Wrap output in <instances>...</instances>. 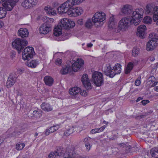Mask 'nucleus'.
I'll list each match as a JSON object with an SVG mask.
<instances>
[{
  "label": "nucleus",
  "instance_id": "1",
  "mask_svg": "<svg viewBox=\"0 0 158 158\" xmlns=\"http://www.w3.org/2000/svg\"><path fill=\"white\" fill-rule=\"evenodd\" d=\"M143 9L139 8L133 11L131 18L126 17L122 18L118 23L117 31L116 30L115 31L117 33L121 31H125L131 24L137 25L140 23V19L143 17Z\"/></svg>",
  "mask_w": 158,
  "mask_h": 158
},
{
  "label": "nucleus",
  "instance_id": "2",
  "mask_svg": "<svg viewBox=\"0 0 158 158\" xmlns=\"http://www.w3.org/2000/svg\"><path fill=\"white\" fill-rule=\"evenodd\" d=\"M75 25V23L67 18H64L61 20L60 25L57 26L54 29V35L56 36H60L62 34V29H68L73 27Z\"/></svg>",
  "mask_w": 158,
  "mask_h": 158
},
{
  "label": "nucleus",
  "instance_id": "3",
  "mask_svg": "<svg viewBox=\"0 0 158 158\" xmlns=\"http://www.w3.org/2000/svg\"><path fill=\"white\" fill-rule=\"evenodd\" d=\"M149 37L150 40L147 44L146 49L147 51H151L154 50L156 47L158 45V34L151 33Z\"/></svg>",
  "mask_w": 158,
  "mask_h": 158
},
{
  "label": "nucleus",
  "instance_id": "4",
  "mask_svg": "<svg viewBox=\"0 0 158 158\" xmlns=\"http://www.w3.org/2000/svg\"><path fill=\"white\" fill-rule=\"evenodd\" d=\"M27 44L28 42L26 40L18 38L16 39L12 43V45L13 47L16 49L18 51V53L19 54Z\"/></svg>",
  "mask_w": 158,
  "mask_h": 158
},
{
  "label": "nucleus",
  "instance_id": "5",
  "mask_svg": "<svg viewBox=\"0 0 158 158\" xmlns=\"http://www.w3.org/2000/svg\"><path fill=\"white\" fill-rule=\"evenodd\" d=\"M146 12L148 15H153V19L154 22L158 20V6L148 5L146 6Z\"/></svg>",
  "mask_w": 158,
  "mask_h": 158
},
{
  "label": "nucleus",
  "instance_id": "6",
  "mask_svg": "<svg viewBox=\"0 0 158 158\" xmlns=\"http://www.w3.org/2000/svg\"><path fill=\"white\" fill-rule=\"evenodd\" d=\"M45 17L47 19V22L43 23L40 26L39 29V31L41 34H46L52 30L51 25L48 23H52L54 19L50 18H47L46 17Z\"/></svg>",
  "mask_w": 158,
  "mask_h": 158
},
{
  "label": "nucleus",
  "instance_id": "7",
  "mask_svg": "<svg viewBox=\"0 0 158 158\" xmlns=\"http://www.w3.org/2000/svg\"><path fill=\"white\" fill-rule=\"evenodd\" d=\"M92 81L97 86H100L103 84V78L102 73L98 71L93 73L92 75Z\"/></svg>",
  "mask_w": 158,
  "mask_h": 158
},
{
  "label": "nucleus",
  "instance_id": "8",
  "mask_svg": "<svg viewBox=\"0 0 158 158\" xmlns=\"http://www.w3.org/2000/svg\"><path fill=\"white\" fill-rule=\"evenodd\" d=\"M92 21L94 23H98V26H101L103 23V21L106 19V15L102 12H97L92 17Z\"/></svg>",
  "mask_w": 158,
  "mask_h": 158
},
{
  "label": "nucleus",
  "instance_id": "9",
  "mask_svg": "<svg viewBox=\"0 0 158 158\" xmlns=\"http://www.w3.org/2000/svg\"><path fill=\"white\" fill-rule=\"evenodd\" d=\"M73 6L69 0H68L58 7V12L61 15L65 13L68 14V12L69 11L70 7Z\"/></svg>",
  "mask_w": 158,
  "mask_h": 158
},
{
  "label": "nucleus",
  "instance_id": "10",
  "mask_svg": "<svg viewBox=\"0 0 158 158\" xmlns=\"http://www.w3.org/2000/svg\"><path fill=\"white\" fill-rule=\"evenodd\" d=\"M35 54L34 48L32 47H27L25 48L22 53V57L24 60H28L32 58Z\"/></svg>",
  "mask_w": 158,
  "mask_h": 158
},
{
  "label": "nucleus",
  "instance_id": "11",
  "mask_svg": "<svg viewBox=\"0 0 158 158\" xmlns=\"http://www.w3.org/2000/svg\"><path fill=\"white\" fill-rule=\"evenodd\" d=\"M84 63L83 60L81 59H77V61L72 64L71 68L72 70L74 72L78 71L83 67Z\"/></svg>",
  "mask_w": 158,
  "mask_h": 158
},
{
  "label": "nucleus",
  "instance_id": "12",
  "mask_svg": "<svg viewBox=\"0 0 158 158\" xmlns=\"http://www.w3.org/2000/svg\"><path fill=\"white\" fill-rule=\"evenodd\" d=\"M37 3V0H25L21 3V6L23 8L27 9L34 6Z\"/></svg>",
  "mask_w": 158,
  "mask_h": 158
},
{
  "label": "nucleus",
  "instance_id": "13",
  "mask_svg": "<svg viewBox=\"0 0 158 158\" xmlns=\"http://www.w3.org/2000/svg\"><path fill=\"white\" fill-rule=\"evenodd\" d=\"M81 80L85 89H91L92 86L87 74H83L81 78Z\"/></svg>",
  "mask_w": 158,
  "mask_h": 158
},
{
  "label": "nucleus",
  "instance_id": "14",
  "mask_svg": "<svg viewBox=\"0 0 158 158\" xmlns=\"http://www.w3.org/2000/svg\"><path fill=\"white\" fill-rule=\"evenodd\" d=\"M146 27L144 25L139 26L137 29V35L142 39L144 38L146 35Z\"/></svg>",
  "mask_w": 158,
  "mask_h": 158
},
{
  "label": "nucleus",
  "instance_id": "15",
  "mask_svg": "<svg viewBox=\"0 0 158 158\" xmlns=\"http://www.w3.org/2000/svg\"><path fill=\"white\" fill-rule=\"evenodd\" d=\"M76 153L73 148L68 149L64 154V158H75Z\"/></svg>",
  "mask_w": 158,
  "mask_h": 158
},
{
  "label": "nucleus",
  "instance_id": "16",
  "mask_svg": "<svg viewBox=\"0 0 158 158\" xmlns=\"http://www.w3.org/2000/svg\"><path fill=\"white\" fill-rule=\"evenodd\" d=\"M113 72L111 74V77H114L116 74H119L121 71V65L120 64H116L113 67Z\"/></svg>",
  "mask_w": 158,
  "mask_h": 158
},
{
  "label": "nucleus",
  "instance_id": "17",
  "mask_svg": "<svg viewBox=\"0 0 158 158\" xmlns=\"http://www.w3.org/2000/svg\"><path fill=\"white\" fill-rule=\"evenodd\" d=\"M40 64L39 61L38 60H31L29 59L27 60V62L26 63V65L28 67H31V68H36Z\"/></svg>",
  "mask_w": 158,
  "mask_h": 158
},
{
  "label": "nucleus",
  "instance_id": "18",
  "mask_svg": "<svg viewBox=\"0 0 158 158\" xmlns=\"http://www.w3.org/2000/svg\"><path fill=\"white\" fill-rule=\"evenodd\" d=\"M19 0H8L7 2V4L5 5L6 6L7 10L8 11H11Z\"/></svg>",
  "mask_w": 158,
  "mask_h": 158
},
{
  "label": "nucleus",
  "instance_id": "19",
  "mask_svg": "<svg viewBox=\"0 0 158 158\" xmlns=\"http://www.w3.org/2000/svg\"><path fill=\"white\" fill-rule=\"evenodd\" d=\"M113 71V69L110 64H106L103 69V72L106 75L110 78H112V77H111V74H112Z\"/></svg>",
  "mask_w": 158,
  "mask_h": 158
},
{
  "label": "nucleus",
  "instance_id": "20",
  "mask_svg": "<svg viewBox=\"0 0 158 158\" xmlns=\"http://www.w3.org/2000/svg\"><path fill=\"white\" fill-rule=\"evenodd\" d=\"M23 130L19 127L15 128L14 131L10 134L9 137H14L17 136L21 134L23 131Z\"/></svg>",
  "mask_w": 158,
  "mask_h": 158
},
{
  "label": "nucleus",
  "instance_id": "21",
  "mask_svg": "<svg viewBox=\"0 0 158 158\" xmlns=\"http://www.w3.org/2000/svg\"><path fill=\"white\" fill-rule=\"evenodd\" d=\"M81 91V89L78 87H74L71 88L69 90V93L72 96L76 97L79 94Z\"/></svg>",
  "mask_w": 158,
  "mask_h": 158
},
{
  "label": "nucleus",
  "instance_id": "22",
  "mask_svg": "<svg viewBox=\"0 0 158 158\" xmlns=\"http://www.w3.org/2000/svg\"><path fill=\"white\" fill-rule=\"evenodd\" d=\"M19 35L22 38L26 37L28 36L29 32L26 28H20L18 31Z\"/></svg>",
  "mask_w": 158,
  "mask_h": 158
},
{
  "label": "nucleus",
  "instance_id": "23",
  "mask_svg": "<svg viewBox=\"0 0 158 158\" xmlns=\"http://www.w3.org/2000/svg\"><path fill=\"white\" fill-rule=\"evenodd\" d=\"M41 109L45 111H50L52 110V108L48 103L43 102L40 105Z\"/></svg>",
  "mask_w": 158,
  "mask_h": 158
},
{
  "label": "nucleus",
  "instance_id": "24",
  "mask_svg": "<svg viewBox=\"0 0 158 158\" xmlns=\"http://www.w3.org/2000/svg\"><path fill=\"white\" fill-rule=\"evenodd\" d=\"M16 78L10 76L8 78L6 82V85L8 88L11 87L15 83L16 81Z\"/></svg>",
  "mask_w": 158,
  "mask_h": 158
},
{
  "label": "nucleus",
  "instance_id": "25",
  "mask_svg": "<svg viewBox=\"0 0 158 158\" xmlns=\"http://www.w3.org/2000/svg\"><path fill=\"white\" fill-rule=\"evenodd\" d=\"M45 84L49 86H51L53 82V79L50 76H46L44 79Z\"/></svg>",
  "mask_w": 158,
  "mask_h": 158
},
{
  "label": "nucleus",
  "instance_id": "26",
  "mask_svg": "<svg viewBox=\"0 0 158 158\" xmlns=\"http://www.w3.org/2000/svg\"><path fill=\"white\" fill-rule=\"evenodd\" d=\"M132 11L131 9V6L127 5H125L122 10V12L126 15L130 14Z\"/></svg>",
  "mask_w": 158,
  "mask_h": 158
},
{
  "label": "nucleus",
  "instance_id": "27",
  "mask_svg": "<svg viewBox=\"0 0 158 158\" xmlns=\"http://www.w3.org/2000/svg\"><path fill=\"white\" fill-rule=\"evenodd\" d=\"M44 10L49 15H55L56 14V10H53L47 6H46L45 7L44 9Z\"/></svg>",
  "mask_w": 158,
  "mask_h": 158
},
{
  "label": "nucleus",
  "instance_id": "28",
  "mask_svg": "<svg viewBox=\"0 0 158 158\" xmlns=\"http://www.w3.org/2000/svg\"><path fill=\"white\" fill-rule=\"evenodd\" d=\"M71 66L69 65H67L63 67L60 71L62 74H66L71 70Z\"/></svg>",
  "mask_w": 158,
  "mask_h": 158
},
{
  "label": "nucleus",
  "instance_id": "29",
  "mask_svg": "<svg viewBox=\"0 0 158 158\" xmlns=\"http://www.w3.org/2000/svg\"><path fill=\"white\" fill-rule=\"evenodd\" d=\"M116 23L114 21V17L113 16L110 17L108 22V27L109 28H113L115 27Z\"/></svg>",
  "mask_w": 158,
  "mask_h": 158
},
{
  "label": "nucleus",
  "instance_id": "30",
  "mask_svg": "<svg viewBox=\"0 0 158 158\" xmlns=\"http://www.w3.org/2000/svg\"><path fill=\"white\" fill-rule=\"evenodd\" d=\"M66 129V130L64 133V136H68L74 131L73 127L68 126Z\"/></svg>",
  "mask_w": 158,
  "mask_h": 158
},
{
  "label": "nucleus",
  "instance_id": "31",
  "mask_svg": "<svg viewBox=\"0 0 158 158\" xmlns=\"http://www.w3.org/2000/svg\"><path fill=\"white\" fill-rule=\"evenodd\" d=\"M64 151V149L62 146H59L56 147V150L55 152L56 153V155L58 157L61 156Z\"/></svg>",
  "mask_w": 158,
  "mask_h": 158
},
{
  "label": "nucleus",
  "instance_id": "32",
  "mask_svg": "<svg viewBox=\"0 0 158 158\" xmlns=\"http://www.w3.org/2000/svg\"><path fill=\"white\" fill-rule=\"evenodd\" d=\"M6 7L3 8L0 6V19L4 18L6 14Z\"/></svg>",
  "mask_w": 158,
  "mask_h": 158
},
{
  "label": "nucleus",
  "instance_id": "33",
  "mask_svg": "<svg viewBox=\"0 0 158 158\" xmlns=\"http://www.w3.org/2000/svg\"><path fill=\"white\" fill-rule=\"evenodd\" d=\"M134 65L132 62H129L127 65L125 73L127 74L129 73L133 69Z\"/></svg>",
  "mask_w": 158,
  "mask_h": 158
},
{
  "label": "nucleus",
  "instance_id": "34",
  "mask_svg": "<svg viewBox=\"0 0 158 158\" xmlns=\"http://www.w3.org/2000/svg\"><path fill=\"white\" fill-rule=\"evenodd\" d=\"M75 10V8H72V7H70L69 11L68 12V14L70 17H76V13Z\"/></svg>",
  "mask_w": 158,
  "mask_h": 158
},
{
  "label": "nucleus",
  "instance_id": "35",
  "mask_svg": "<svg viewBox=\"0 0 158 158\" xmlns=\"http://www.w3.org/2000/svg\"><path fill=\"white\" fill-rule=\"evenodd\" d=\"M42 111L40 110H34L33 112V116L36 118H39L41 116Z\"/></svg>",
  "mask_w": 158,
  "mask_h": 158
},
{
  "label": "nucleus",
  "instance_id": "36",
  "mask_svg": "<svg viewBox=\"0 0 158 158\" xmlns=\"http://www.w3.org/2000/svg\"><path fill=\"white\" fill-rule=\"evenodd\" d=\"M93 23L92 19H89L86 21L85 24V26L87 28L90 29L93 25Z\"/></svg>",
  "mask_w": 158,
  "mask_h": 158
},
{
  "label": "nucleus",
  "instance_id": "37",
  "mask_svg": "<svg viewBox=\"0 0 158 158\" xmlns=\"http://www.w3.org/2000/svg\"><path fill=\"white\" fill-rule=\"evenodd\" d=\"M139 52V49L138 48L134 47L132 51V55L133 56L136 57L137 56Z\"/></svg>",
  "mask_w": 158,
  "mask_h": 158
},
{
  "label": "nucleus",
  "instance_id": "38",
  "mask_svg": "<svg viewBox=\"0 0 158 158\" xmlns=\"http://www.w3.org/2000/svg\"><path fill=\"white\" fill-rule=\"evenodd\" d=\"M156 153L158 154V147H154L151 150L150 153L152 157L156 156Z\"/></svg>",
  "mask_w": 158,
  "mask_h": 158
},
{
  "label": "nucleus",
  "instance_id": "39",
  "mask_svg": "<svg viewBox=\"0 0 158 158\" xmlns=\"http://www.w3.org/2000/svg\"><path fill=\"white\" fill-rule=\"evenodd\" d=\"M152 20V18L150 16H146L143 18V22L146 24H150L151 23Z\"/></svg>",
  "mask_w": 158,
  "mask_h": 158
},
{
  "label": "nucleus",
  "instance_id": "40",
  "mask_svg": "<svg viewBox=\"0 0 158 158\" xmlns=\"http://www.w3.org/2000/svg\"><path fill=\"white\" fill-rule=\"evenodd\" d=\"M76 13V16L81 15L83 13V10L81 8L79 7H75Z\"/></svg>",
  "mask_w": 158,
  "mask_h": 158
},
{
  "label": "nucleus",
  "instance_id": "41",
  "mask_svg": "<svg viewBox=\"0 0 158 158\" xmlns=\"http://www.w3.org/2000/svg\"><path fill=\"white\" fill-rule=\"evenodd\" d=\"M25 144L24 143H18L16 144V148L18 150H22L24 147Z\"/></svg>",
  "mask_w": 158,
  "mask_h": 158
},
{
  "label": "nucleus",
  "instance_id": "42",
  "mask_svg": "<svg viewBox=\"0 0 158 158\" xmlns=\"http://www.w3.org/2000/svg\"><path fill=\"white\" fill-rule=\"evenodd\" d=\"M85 0H69L73 6L76 5L80 4Z\"/></svg>",
  "mask_w": 158,
  "mask_h": 158
},
{
  "label": "nucleus",
  "instance_id": "43",
  "mask_svg": "<svg viewBox=\"0 0 158 158\" xmlns=\"http://www.w3.org/2000/svg\"><path fill=\"white\" fill-rule=\"evenodd\" d=\"M58 157V156L56 155V153L55 151L50 152L48 156V158H56Z\"/></svg>",
  "mask_w": 158,
  "mask_h": 158
},
{
  "label": "nucleus",
  "instance_id": "44",
  "mask_svg": "<svg viewBox=\"0 0 158 158\" xmlns=\"http://www.w3.org/2000/svg\"><path fill=\"white\" fill-rule=\"evenodd\" d=\"M86 89V90H83V91L82 92H80V94L81 95L83 96H86L87 95V94L88 93V90H89V89Z\"/></svg>",
  "mask_w": 158,
  "mask_h": 158
},
{
  "label": "nucleus",
  "instance_id": "45",
  "mask_svg": "<svg viewBox=\"0 0 158 158\" xmlns=\"http://www.w3.org/2000/svg\"><path fill=\"white\" fill-rule=\"evenodd\" d=\"M62 60L60 59H57L56 60V64L57 65H60L62 63Z\"/></svg>",
  "mask_w": 158,
  "mask_h": 158
},
{
  "label": "nucleus",
  "instance_id": "46",
  "mask_svg": "<svg viewBox=\"0 0 158 158\" xmlns=\"http://www.w3.org/2000/svg\"><path fill=\"white\" fill-rule=\"evenodd\" d=\"M150 101L148 100H143L141 102V103L143 106L145 105L146 104L149 103Z\"/></svg>",
  "mask_w": 158,
  "mask_h": 158
},
{
  "label": "nucleus",
  "instance_id": "47",
  "mask_svg": "<svg viewBox=\"0 0 158 158\" xmlns=\"http://www.w3.org/2000/svg\"><path fill=\"white\" fill-rule=\"evenodd\" d=\"M90 132L92 134H95L96 133H99L98 129H94L91 130Z\"/></svg>",
  "mask_w": 158,
  "mask_h": 158
},
{
  "label": "nucleus",
  "instance_id": "48",
  "mask_svg": "<svg viewBox=\"0 0 158 158\" xmlns=\"http://www.w3.org/2000/svg\"><path fill=\"white\" fill-rule=\"evenodd\" d=\"M55 127V126L52 127L49 129L51 133H53L57 130V129H54V127Z\"/></svg>",
  "mask_w": 158,
  "mask_h": 158
},
{
  "label": "nucleus",
  "instance_id": "49",
  "mask_svg": "<svg viewBox=\"0 0 158 158\" xmlns=\"http://www.w3.org/2000/svg\"><path fill=\"white\" fill-rule=\"evenodd\" d=\"M86 149L89 151L90 148V146L89 143H85Z\"/></svg>",
  "mask_w": 158,
  "mask_h": 158
},
{
  "label": "nucleus",
  "instance_id": "50",
  "mask_svg": "<svg viewBox=\"0 0 158 158\" xmlns=\"http://www.w3.org/2000/svg\"><path fill=\"white\" fill-rule=\"evenodd\" d=\"M141 83V81L137 79L135 81V84L136 86L139 85Z\"/></svg>",
  "mask_w": 158,
  "mask_h": 158
},
{
  "label": "nucleus",
  "instance_id": "51",
  "mask_svg": "<svg viewBox=\"0 0 158 158\" xmlns=\"http://www.w3.org/2000/svg\"><path fill=\"white\" fill-rule=\"evenodd\" d=\"M106 127V126L104 125V126L102 127L99 128H98V129L99 130V132H101L102 131H103L105 129Z\"/></svg>",
  "mask_w": 158,
  "mask_h": 158
},
{
  "label": "nucleus",
  "instance_id": "52",
  "mask_svg": "<svg viewBox=\"0 0 158 158\" xmlns=\"http://www.w3.org/2000/svg\"><path fill=\"white\" fill-rule=\"evenodd\" d=\"M50 133H51L49 129H46L44 132V134L46 135H48Z\"/></svg>",
  "mask_w": 158,
  "mask_h": 158
},
{
  "label": "nucleus",
  "instance_id": "53",
  "mask_svg": "<svg viewBox=\"0 0 158 158\" xmlns=\"http://www.w3.org/2000/svg\"><path fill=\"white\" fill-rule=\"evenodd\" d=\"M83 19H80L77 21V23L78 24L81 25L83 24Z\"/></svg>",
  "mask_w": 158,
  "mask_h": 158
},
{
  "label": "nucleus",
  "instance_id": "54",
  "mask_svg": "<svg viewBox=\"0 0 158 158\" xmlns=\"http://www.w3.org/2000/svg\"><path fill=\"white\" fill-rule=\"evenodd\" d=\"M90 138H89V137L85 138L84 140V142L85 143H89L88 142L89 141V139H90Z\"/></svg>",
  "mask_w": 158,
  "mask_h": 158
},
{
  "label": "nucleus",
  "instance_id": "55",
  "mask_svg": "<svg viewBox=\"0 0 158 158\" xmlns=\"http://www.w3.org/2000/svg\"><path fill=\"white\" fill-rule=\"evenodd\" d=\"M8 0H1V1L2 2H4V3L2 4V5L4 7H6V6L5 5L7 4V2Z\"/></svg>",
  "mask_w": 158,
  "mask_h": 158
},
{
  "label": "nucleus",
  "instance_id": "56",
  "mask_svg": "<svg viewBox=\"0 0 158 158\" xmlns=\"http://www.w3.org/2000/svg\"><path fill=\"white\" fill-rule=\"evenodd\" d=\"M75 158H85V157L84 156L79 155L76 153Z\"/></svg>",
  "mask_w": 158,
  "mask_h": 158
},
{
  "label": "nucleus",
  "instance_id": "57",
  "mask_svg": "<svg viewBox=\"0 0 158 158\" xmlns=\"http://www.w3.org/2000/svg\"><path fill=\"white\" fill-rule=\"evenodd\" d=\"M138 61L136 60H133L132 61V63H133V65L134 66L137 65V64L138 63Z\"/></svg>",
  "mask_w": 158,
  "mask_h": 158
},
{
  "label": "nucleus",
  "instance_id": "58",
  "mask_svg": "<svg viewBox=\"0 0 158 158\" xmlns=\"http://www.w3.org/2000/svg\"><path fill=\"white\" fill-rule=\"evenodd\" d=\"M108 111L110 112V113H112L113 112V110H112L111 109H109L105 111V113L106 114H109V113H108Z\"/></svg>",
  "mask_w": 158,
  "mask_h": 158
},
{
  "label": "nucleus",
  "instance_id": "59",
  "mask_svg": "<svg viewBox=\"0 0 158 158\" xmlns=\"http://www.w3.org/2000/svg\"><path fill=\"white\" fill-rule=\"evenodd\" d=\"M135 151V148L134 147H131V150H128V152H134Z\"/></svg>",
  "mask_w": 158,
  "mask_h": 158
},
{
  "label": "nucleus",
  "instance_id": "60",
  "mask_svg": "<svg viewBox=\"0 0 158 158\" xmlns=\"http://www.w3.org/2000/svg\"><path fill=\"white\" fill-rule=\"evenodd\" d=\"M131 146H127L126 148V151L127 153L130 152H128V150H131Z\"/></svg>",
  "mask_w": 158,
  "mask_h": 158
},
{
  "label": "nucleus",
  "instance_id": "61",
  "mask_svg": "<svg viewBox=\"0 0 158 158\" xmlns=\"http://www.w3.org/2000/svg\"><path fill=\"white\" fill-rule=\"evenodd\" d=\"M143 99V98L142 97H138L136 100V102H139V101L142 100Z\"/></svg>",
  "mask_w": 158,
  "mask_h": 158
},
{
  "label": "nucleus",
  "instance_id": "62",
  "mask_svg": "<svg viewBox=\"0 0 158 158\" xmlns=\"http://www.w3.org/2000/svg\"><path fill=\"white\" fill-rule=\"evenodd\" d=\"M92 46H93V44L91 43H89L87 44V46L88 47H89V48L91 47Z\"/></svg>",
  "mask_w": 158,
  "mask_h": 158
},
{
  "label": "nucleus",
  "instance_id": "63",
  "mask_svg": "<svg viewBox=\"0 0 158 158\" xmlns=\"http://www.w3.org/2000/svg\"><path fill=\"white\" fill-rule=\"evenodd\" d=\"M146 115H140L139 116V117L140 118H142L145 117Z\"/></svg>",
  "mask_w": 158,
  "mask_h": 158
},
{
  "label": "nucleus",
  "instance_id": "64",
  "mask_svg": "<svg viewBox=\"0 0 158 158\" xmlns=\"http://www.w3.org/2000/svg\"><path fill=\"white\" fill-rule=\"evenodd\" d=\"M154 89L155 91L158 92V86H156L154 88Z\"/></svg>",
  "mask_w": 158,
  "mask_h": 158
}]
</instances>
